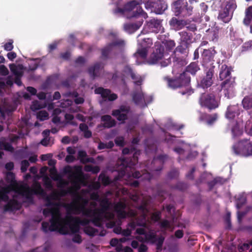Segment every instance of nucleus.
<instances>
[{
    "label": "nucleus",
    "mask_w": 252,
    "mask_h": 252,
    "mask_svg": "<svg viewBox=\"0 0 252 252\" xmlns=\"http://www.w3.org/2000/svg\"><path fill=\"white\" fill-rule=\"evenodd\" d=\"M180 39L182 44L188 48L191 43H192V34L186 31H182L179 32Z\"/></svg>",
    "instance_id": "412c9836"
},
{
    "label": "nucleus",
    "mask_w": 252,
    "mask_h": 252,
    "mask_svg": "<svg viewBox=\"0 0 252 252\" xmlns=\"http://www.w3.org/2000/svg\"><path fill=\"white\" fill-rule=\"evenodd\" d=\"M79 199L82 200L83 204H81L77 201H75L69 204H64V206L66 209L67 214L79 215L82 213L85 216L91 217L93 209L85 207L86 205L88 203V201L81 197H79Z\"/></svg>",
    "instance_id": "20e7f679"
},
{
    "label": "nucleus",
    "mask_w": 252,
    "mask_h": 252,
    "mask_svg": "<svg viewBox=\"0 0 252 252\" xmlns=\"http://www.w3.org/2000/svg\"><path fill=\"white\" fill-rule=\"evenodd\" d=\"M5 181L10 185H13L18 187V184L15 180V175L13 172H9L6 173Z\"/></svg>",
    "instance_id": "c9c22d12"
},
{
    "label": "nucleus",
    "mask_w": 252,
    "mask_h": 252,
    "mask_svg": "<svg viewBox=\"0 0 252 252\" xmlns=\"http://www.w3.org/2000/svg\"><path fill=\"white\" fill-rule=\"evenodd\" d=\"M198 3V0H177L173 2V9L175 15L186 17L192 14L193 9Z\"/></svg>",
    "instance_id": "f03ea898"
},
{
    "label": "nucleus",
    "mask_w": 252,
    "mask_h": 252,
    "mask_svg": "<svg viewBox=\"0 0 252 252\" xmlns=\"http://www.w3.org/2000/svg\"><path fill=\"white\" fill-rule=\"evenodd\" d=\"M112 48L108 44L106 46L101 49V58L106 60L109 58V56L112 51Z\"/></svg>",
    "instance_id": "ea45409f"
},
{
    "label": "nucleus",
    "mask_w": 252,
    "mask_h": 252,
    "mask_svg": "<svg viewBox=\"0 0 252 252\" xmlns=\"http://www.w3.org/2000/svg\"><path fill=\"white\" fill-rule=\"evenodd\" d=\"M109 45L112 49L113 47L115 46H118L121 48H123L125 45V42L123 39H117L109 43Z\"/></svg>",
    "instance_id": "8fccbe9b"
},
{
    "label": "nucleus",
    "mask_w": 252,
    "mask_h": 252,
    "mask_svg": "<svg viewBox=\"0 0 252 252\" xmlns=\"http://www.w3.org/2000/svg\"><path fill=\"white\" fill-rule=\"evenodd\" d=\"M132 11H133L132 14L131 16L132 17H136L140 15L144 18L147 16L146 13L143 11L142 7L135 0L127 2L123 8H117L115 10V13L124 14L126 12H130Z\"/></svg>",
    "instance_id": "1a4fd4ad"
},
{
    "label": "nucleus",
    "mask_w": 252,
    "mask_h": 252,
    "mask_svg": "<svg viewBox=\"0 0 252 252\" xmlns=\"http://www.w3.org/2000/svg\"><path fill=\"white\" fill-rule=\"evenodd\" d=\"M243 107L249 110L252 108V94L249 96H246L242 102Z\"/></svg>",
    "instance_id": "f704fd0d"
},
{
    "label": "nucleus",
    "mask_w": 252,
    "mask_h": 252,
    "mask_svg": "<svg viewBox=\"0 0 252 252\" xmlns=\"http://www.w3.org/2000/svg\"><path fill=\"white\" fill-rule=\"evenodd\" d=\"M179 171L177 169H173L168 173V177L170 179H175L178 177Z\"/></svg>",
    "instance_id": "052dcab7"
},
{
    "label": "nucleus",
    "mask_w": 252,
    "mask_h": 252,
    "mask_svg": "<svg viewBox=\"0 0 252 252\" xmlns=\"http://www.w3.org/2000/svg\"><path fill=\"white\" fill-rule=\"evenodd\" d=\"M21 207V204L17 200L12 199L8 200L7 203L4 206V211H13L19 210Z\"/></svg>",
    "instance_id": "4be33fe9"
},
{
    "label": "nucleus",
    "mask_w": 252,
    "mask_h": 252,
    "mask_svg": "<svg viewBox=\"0 0 252 252\" xmlns=\"http://www.w3.org/2000/svg\"><path fill=\"white\" fill-rule=\"evenodd\" d=\"M101 67V63H97L94 66L89 68L88 72L93 79H94L95 77L98 75Z\"/></svg>",
    "instance_id": "c756f323"
},
{
    "label": "nucleus",
    "mask_w": 252,
    "mask_h": 252,
    "mask_svg": "<svg viewBox=\"0 0 252 252\" xmlns=\"http://www.w3.org/2000/svg\"><path fill=\"white\" fill-rule=\"evenodd\" d=\"M182 87H188L190 82V77L186 72L183 71L177 77Z\"/></svg>",
    "instance_id": "cd10ccee"
},
{
    "label": "nucleus",
    "mask_w": 252,
    "mask_h": 252,
    "mask_svg": "<svg viewBox=\"0 0 252 252\" xmlns=\"http://www.w3.org/2000/svg\"><path fill=\"white\" fill-rule=\"evenodd\" d=\"M116 145L119 147H124L125 145L124 139L123 137H117L115 139Z\"/></svg>",
    "instance_id": "338daca9"
},
{
    "label": "nucleus",
    "mask_w": 252,
    "mask_h": 252,
    "mask_svg": "<svg viewBox=\"0 0 252 252\" xmlns=\"http://www.w3.org/2000/svg\"><path fill=\"white\" fill-rule=\"evenodd\" d=\"M164 46L159 43H156L153 53L149 57L148 62L150 64H155L161 60L164 56Z\"/></svg>",
    "instance_id": "2eb2a0df"
},
{
    "label": "nucleus",
    "mask_w": 252,
    "mask_h": 252,
    "mask_svg": "<svg viewBox=\"0 0 252 252\" xmlns=\"http://www.w3.org/2000/svg\"><path fill=\"white\" fill-rule=\"evenodd\" d=\"M94 92L96 94H99L104 99H108L109 101H114L116 100L118 96L116 94H111V91L109 89H104L102 87H98L95 89Z\"/></svg>",
    "instance_id": "a211bd4d"
},
{
    "label": "nucleus",
    "mask_w": 252,
    "mask_h": 252,
    "mask_svg": "<svg viewBox=\"0 0 252 252\" xmlns=\"http://www.w3.org/2000/svg\"><path fill=\"white\" fill-rule=\"evenodd\" d=\"M199 103L201 107L209 110H214L219 107L220 101L213 93H203L200 96Z\"/></svg>",
    "instance_id": "9b49d317"
},
{
    "label": "nucleus",
    "mask_w": 252,
    "mask_h": 252,
    "mask_svg": "<svg viewBox=\"0 0 252 252\" xmlns=\"http://www.w3.org/2000/svg\"><path fill=\"white\" fill-rule=\"evenodd\" d=\"M219 38V30L215 29L210 32L207 35V38L211 41L216 42L218 41Z\"/></svg>",
    "instance_id": "72a5a7b5"
},
{
    "label": "nucleus",
    "mask_w": 252,
    "mask_h": 252,
    "mask_svg": "<svg viewBox=\"0 0 252 252\" xmlns=\"http://www.w3.org/2000/svg\"><path fill=\"white\" fill-rule=\"evenodd\" d=\"M222 5L224 6L223 8L226 9L233 13L237 7L236 0H224Z\"/></svg>",
    "instance_id": "2f4dec72"
},
{
    "label": "nucleus",
    "mask_w": 252,
    "mask_h": 252,
    "mask_svg": "<svg viewBox=\"0 0 252 252\" xmlns=\"http://www.w3.org/2000/svg\"><path fill=\"white\" fill-rule=\"evenodd\" d=\"M52 178L53 180L56 181H60V183L61 185H64L66 183L63 180L62 176L56 173L54 175L52 176Z\"/></svg>",
    "instance_id": "e2e57ef3"
},
{
    "label": "nucleus",
    "mask_w": 252,
    "mask_h": 252,
    "mask_svg": "<svg viewBox=\"0 0 252 252\" xmlns=\"http://www.w3.org/2000/svg\"><path fill=\"white\" fill-rule=\"evenodd\" d=\"M10 71L15 75H18L23 73L22 70H19L17 66L14 63H10L9 65Z\"/></svg>",
    "instance_id": "603ef678"
},
{
    "label": "nucleus",
    "mask_w": 252,
    "mask_h": 252,
    "mask_svg": "<svg viewBox=\"0 0 252 252\" xmlns=\"http://www.w3.org/2000/svg\"><path fill=\"white\" fill-rule=\"evenodd\" d=\"M217 53L214 47L208 49H204L201 54L202 65L204 68L215 66L214 65V57Z\"/></svg>",
    "instance_id": "4468645a"
},
{
    "label": "nucleus",
    "mask_w": 252,
    "mask_h": 252,
    "mask_svg": "<svg viewBox=\"0 0 252 252\" xmlns=\"http://www.w3.org/2000/svg\"><path fill=\"white\" fill-rule=\"evenodd\" d=\"M44 185L47 189H51L53 187L51 180L47 176H45L43 179Z\"/></svg>",
    "instance_id": "0e129e2a"
},
{
    "label": "nucleus",
    "mask_w": 252,
    "mask_h": 252,
    "mask_svg": "<svg viewBox=\"0 0 252 252\" xmlns=\"http://www.w3.org/2000/svg\"><path fill=\"white\" fill-rule=\"evenodd\" d=\"M104 212L100 209H94L93 210L91 218H101Z\"/></svg>",
    "instance_id": "13d9d810"
},
{
    "label": "nucleus",
    "mask_w": 252,
    "mask_h": 252,
    "mask_svg": "<svg viewBox=\"0 0 252 252\" xmlns=\"http://www.w3.org/2000/svg\"><path fill=\"white\" fill-rule=\"evenodd\" d=\"M18 186H14L13 185H9L4 188H3L1 190L5 194L8 195V194L11 191H13L15 189L17 188Z\"/></svg>",
    "instance_id": "5fc2aeb1"
},
{
    "label": "nucleus",
    "mask_w": 252,
    "mask_h": 252,
    "mask_svg": "<svg viewBox=\"0 0 252 252\" xmlns=\"http://www.w3.org/2000/svg\"><path fill=\"white\" fill-rule=\"evenodd\" d=\"M122 153L124 155H132V157L124 158L122 161V164L125 167L123 170L125 174L127 171V168L131 169L138 162V156L140 155V151L135 148H125Z\"/></svg>",
    "instance_id": "0eeeda50"
},
{
    "label": "nucleus",
    "mask_w": 252,
    "mask_h": 252,
    "mask_svg": "<svg viewBox=\"0 0 252 252\" xmlns=\"http://www.w3.org/2000/svg\"><path fill=\"white\" fill-rule=\"evenodd\" d=\"M222 179L220 177H217L214 178L213 180L209 181L208 182V186L209 187V190H212L213 188L217 184H222Z\"/></svg>",
    "instance_id": "49530a36"
},
{
    "label": "nucleus",
    "mask_w": 252,
    "mask_h": 252,
    "mask_svg": "<svg viewBox=\"0 0 252 252\" xmlns=\"http://www.w3.org/2000/svg\"><path fill=\"white\" fill-rule=\"evenodd\" d=\"M34 194H43L44 191L42 188L40 184L38 182H35L32 186V189H31Z\"/></svg>",
    "instance_id": "4c0bfd02"
},
{
    "label": "nucleus",
    "mask_w": 252,
    "mask_h": 252,
    "mask_svg": "<svg viewBox=\"0 0 252 252\" xmlns=\"http://www.w3.org/2000/svg\"><path fill=\"white\" fill-rule=\"evenodd\" d=\"M133 101L136 104H142L144 101V94L141 93H135L132 96Z\"/></svg>",
    "instance_id": "a19ab883"
},
{
    "label": "nucleus",
    "mask_w": 252,
    "mask_h": 252,
    "mask_svg": "<svg viewBox=\"0 0 252 252\" xmlns=\"http://www.w3.org/2000/svg\"><path fill=\"white\" fill-rule=\"evenodd\" d=\"M188 185L183 182H179L175 186V189L180 191L185 190L188 188Z\"/></svg>",
    "instance_id": "bf43d9fd"
},
{
    "label": "nucleus",
    "mask_w": 252,
    "mask_h": 252,
    "mask_svg": "<svg viewBox=\"0 0 252 252\" xmlns=\"http://www.w3.org/2000/svg\"><path fill=\"white\" fill-rule=\"evenodd\" d=\"M91 221L95 226L101 227L103 226V224H102V217L101 218H93L91 220Z\"/></svg>",
    "instance_id": "4d7b16f0"
},
{
    "label": "nucleus",
    "mask_w": 252,
    "mask_h": 252,
    "mask_svg": "<svg viewBox=\"0 0 252 252\" xmlns=\"http://www.w3.org/2000/svg\"><path fill=\"white\" fill-rule=\"evenodd\" d=\"M233 13L227 10L226 9L222 8L219 13L218 18L223 22L228 23L232 18Z\"/></svg>",
    "instance_id": "393cba45"
},
{
    "label": "nucleus",
    "mask_w": 252,
    "mask_h": 252,
    "mask_svg": "<svg viewBox=\"0 0 252 252\" xmlns=\"http://www.w3.org/2000/svg\"><path fill=\"white\" fill-rule=\"evenodd\" d=\"M145 7L147 10L150 9L157 14H162L167 8L165 2L162 0H148L145 3Z\"/></svg>",
    "instance_id": "ddd939ff"
},
{
    "label": "nucleus",
    "mask_w": 252,
    "mask_h": 252,
    "mask_svg": "<svg viewBox=\"0 0 252 252\" xmlns=\"http://www.w3.org/2000/svg\"><path fill=\"white\" fill-rule=\"evenodd\" d=\"M74 170L69 165L63 168V172L68 174V179L71 181V184L76 190H79L81 188V184L83 182L84 174L80 166H74Z\"/></svg>",
    "instance_id": "7ed1b4c3"
},
{
    "label": "nucleus",
    "mask_w": 252,
    "mask_h": 252,
    "mask_svg": "<svg viewBox=\"0 0 252 252\" xmlns=\"http://www.w3.org/2000/svg\"><path fill=\"white\" fill-rule=\"evenodd\" d=\"M100 202V206L101 207L100 210L104 213L109 209V202L108 199L107 198H104L103 199H100L99 201Z\"/></svg>",
    "instance_id": "a18cd8bd"
},
{
    "label": "nucleus",
    "mask_w": 252,
    "mask_h": 252,
    "mask_svg": "<svg viewBox=\"0 0 252 252\" xmlns=\"http://www.w3.org/2000/svg\"><path fill=\"white\" fill-rule=\"evenodd\" d=\"M240 113L239 106L238 105H230L227 108L225 116L228 119L233 120L235 117L238 116Z\"/></svg>",
    "instance_id": "aec40b11"
},
{
    "label": "nucleus",
    "mask_w": 252,
    "mask_h": 252,
    "mask_svg": "<svg viewBox=\"0 0 252 252\" xmlns=\"http://www.w3.org/2000/svg\"><path fill=\"white\" fill-rule=\"evenodd\" d=\"M49 249V247L45 246L44 247H39L36 249H33L29 252H48Z\"/></svg>",
    "instance_id": "774afa93"
},
{
    "label": "nucleus",
    "mask_w": 252,
    "mask_h": 252,
    "mask_svg": "<svg viewBox=\"0 0 252 252\" xmlns=\"http://www.w3.org/2000/svg\"><path fill=\"white\" fill-rule=\"evenodd\" d=\"M148 51V49L140 46V48L137 49V52L134 55L137 54L141 58L145 59L147 56Z\"/></svg>",
    "instance_id": "3c124183"
},
{
    "label": "nucleus",
    "mask_w": 252,
    "mask_h": 252,
    "mask_svg": "<svg viewBox=\"0 0 252 252\" xmlns=\"http://www.w3.org/2000/svg\"><path fill=\"white\" fill-rule=\"evenodd\" d=\"M132 177L135 179H139L140 180L150 181L152 178V175L147 171L141 173L139 171H134L132 173Z\"/></svg>",
    "instance_id": "bb28decb"
},
{
    "label": "nucleus",
    "mask_w": 252,
    "mask_h": 252,
    "mask_svg": "<svg viewBox=\"0 0 252 252\" xmlns=\"http://www.w3.org/2000/svg\"><path fill=\"white\" fill-rule=\"evenodd\" d=\"M232 150L236 156L246 157L252 156V141L241 139L232 146Z\"/></svg>",
    "instance_id": "423d86ee"
},
{
    "label": "nucleus",
    "mask_w": 252,
    "mask_h": 252,
    "mask_svg": "<svg viewBox=\"0 0 252 252\" xmlns=\"http://www.w3.org/2000/svg\"><path fill=\"white\" fill-rule=\"evenodd\" d=\"M218 115L217 113L209 114L207 113L202 114L199 118L201 121H205L208 125L211 126L217 120Z\"/></svg>",
    "instance_id": "5701e85b"
},
{
    "label": "nucleus",
    "mask_w": 252,
    "mask_h": 252,
    "mask_svg": "<svg viewBox=\"0 0 252 252\" xmlns=\"http://www.w3.org/2000/svg\"><path fill=\"white\" fill-rule=\"evenodd\" d=\"M163 79L167 82L168 86L171 89H176L182 87L177 77L175 78H171L166 76L163 78Z\"/></svg>",
    "instance_id": "c85d7f7f"
},
{
    "label": "nucleus",
    "mask_w": 252,
    "mask_h": 252,
    "mask_svg": "<svg viewBox=\"0 0 252 252\" xmlns=\"http://www.w3.org/2000/svg\"><path fill=\"white\" fill-rule=\"evenodd\" d=\"M252 21V5L248 7L245 11V16L243 19V24L248 26Z\"/></svg>",
    "instance_id": "473e14b6"
},
{
    "label": "nucleus",
    "mask_w": 252,
    "mask_h": 252,
    "mask_svg": "<svg viewBox=\"0 0 252 252\" xmlns=\"http://www.w3.org/2000/svg\"><path fill=\"white\" fill-rule=\"evenodd\" d=\"M135 233L139 235H144L145 240L147 242H149L150 244H156V249L158 251H161L162 250L165 240L164 236L160 235L157 237V235L155 232L152 231L147 232L146 230L143 228H137Z\"/></svg>",
    "instance_id": "6e6552de"
},
{
    "label": "nucleus",
    "mask_w": 252,
    "mask_h": 252,
    "mask_svg": "<svg viewBox=\"0 0 252 252\" xmlns=\"http://www.w3.org/2000/svg\"><path fill=\"white\" fill-rule=\"evenodd\" d=\"M45 200L46 201L45 206L46 207H57L60 208L61 206L60 202H53V200L50 198L49 195H47Z\"/></svg>",
    "instance_id": "58836bf2"
},
{
    "label": "nucleus",
    "mask_w": 252,
    "mask_h": 252,
    "mask_svg": "<svg viewBox=\"0 0 252 252\" xmlns=\"http://www.w3.org/2000/svg\"><path fill=\"white\" fill-rule=\"evenodd\" d=\"M139 26L135 23H127L124 25V30L128 32H132L137 30Z\"/></svg>",
    "instance_id": "e433bc0d"
},
{
    "label": "nucleus",
    "mask_w": 252,
    "mask_h": 252,
    "mask_svg": "<svg viewBox=\"0 0 252 252\" xmlns=\"http://www.w3.org/2000/svg\"><path fill=\"white\" fill-rule=\"evenodd\" d=\"M161 21V20L152 19L148 22V26L152 31L158 32L162 27Z\"/></svg>",
    "instance_id": "a878e982"
},
{
    "label": "nucleus",
    "mask_w": 252,
    "mask_h": 252,
    "mask_svg": "<svg viewBox=\"0 0 252 252\" xmlns=\"http://www.w3.org/2000/svg\"><path fill=\"white\" fill-rule=\"evenodd\" d=\"M43 214L45 217H48L51 215V218L50 219L51 223L47 221H43L42 222V230L45 233H47L49 231L54 232L56 231L57 225L61 223L62 215L60 208L57 207H51L50 208H45L43 210Z\"/></svg>",
    "instance_id": "f257e3e1"
},
{
    "label": "nucleus",
    "mask_w": 252,
    "mask_h": 252,
    "mask_svg": "<svg viewBox=\"0 0 252 252\" xmlns=\"http://www.w3.org/2000/svg\"><path fill=\"white\" fill-rule=\"evenodd\" d=\"M49 117L48 113L45 110L40 111L37 114V118L40 121H44Z\"/></svg>",
    "instance_id": "864d4df0"
},
{
    "label": "nucleus",
    "mask_w": 252,
    "mask_h": 252,
    "mask_svg": "<svg viewBox=\"0 0 252 252\" xmlns=\"http://www.w3.org/2000/svg\"><path fill=\"white\" fill-rule=\"evenodd\" d=\"M168 158V156L165 154H161L158 155L155 157L152 161V165H153V171H159L162 170L164 162Z\"/></svg>",
    "instance_id": "f3484780"
},
{
    "label": "nucleus",
    "mask_w": 252,
    "mask_h": 252,
    "mask_svg": "<svg viewBox=\"0 0 252 252\" xmlns=\"http://www.w3.org/2000/svg\"><path fill=\"white\" fill-rule=\"evenodd\" d=\"M21 171L22 173H25L27 170L28 167L30 165V163L27 160H23L21 163Z\"/></svg>",
    "instance_id": "680f3d73"
},
{
    "label": "nucleus",
    "mask_w": 252,
    "mask_h": 252,
    "mask_svg": "<svg viewBox=\"0 0 252 252\" xmlns=\"http://www.w3.org/2000/svg\"><path fill=\"white\" fill-rule=\"evenodd\" d=\"M170 27L176 31H179L184 28L187 24V21L183 19H178L172 17L169 22Z\"/></svg>",
    "instance_id": "6ab92c4d"
},
{
    "label": "nucleus",
    "mask_w": 252,
    "mask_h": 252,
    "mask_svg": "<svg viewBox=\"0 0 252 252\" xmlns=\"http://www.w3.org/2000/svg\"><path fill=\"white\" fill-rule=\"evenodd\" d=\"M164 46L165 47L167 50H171L175 46V43L174 40H169L163 42Z\"/></svg>",
    "instance_id": "6e6d98bb"
},
{
    "label": "nucleus",
    "mask_w": 252,
    "mask_h": 252,
    "mask_svg": "<svg viewBox=\"0 0 252 252\" xmlns=\"http://www.w3.org/2000/svg\"><path fill=\"white\" fill-rule=\"evenodd\" d=\"M153 44L152 39L150 38H144L140 43L141 47L149 49Z\"/></svg>",
    "instance_id": "09e8293b"
},
{
    "label": "nucleus",
    "mask_w": 252,
    "mask_h": 252,
    "mask_svg": "<svg viewBox=\"0 0 252 252\" xmlns=\"http://www.w3.org/2000/svg\"><path fill=\"white\" fill-rule=\"evenodd\" d=\"M13 43V40L10 39L8 42L5 43L3 46L4 50L7 51H11L14 48Z\"/></svg>",
    "instance_id": "69168bd1"
},
{
    "label": "nucleus",
    "mask_w": 252,
    "mask_h": 252,
    "mask_svg": "<svg viewBox=\"0 0 252 252\" xmlns=\"http://www.w3.org/2000/svg\"><path fill=\"white\" fill-rule=\"evenodd\" d=\"M84 231L86 234L92 237L95 236L98 232L97 229L90 226H87L85 227Z\"/></svg>",
    "instance_id": "c03bdc74"
},
{
    "label": "nucleus",
    "mask_w": 252,
    "mask_h": 252,
    "mask_svg": "<svg viewBox=\"0 0 252 252\" xmlns=\"http://www.w3.org/2000/svg\"><path fill=\"white\" fill-rule=\"evenodd\" d=\"M33 192L31 190V189L29 187H27L24 190L22 194L25 196L27 199H28L30 202L33 201V197L32 195L33 194Z\"/></svg>",
    "instance_id": "de8ad7c7"
},
{
    "label": "nucleus",
    "mask_w": 252,
    "mask_h": 252,
    "mask_svg": "<svg viewBox=\"0 0 252 252\" xmlns=\"http://www.w3.org/2000/svg\"><path fill=\"white\" fill-rule=\"evenodd\" d=\"M98 180L101 182L102 184L104 186H107L112 183L110 178L102 172L99 174L98 177Z\"/></svg>",
    "instance_id": "79ce46f5"
},
{
    "label": "nucleus",
    "mask_w": 252,
    "mask_h": 252,
    "mask_svg": "<svg viewBox=\"0 0 252 252\" xmlns=\"http://www.w3.org/2000/svg\"><path fill=\"white\" fill-rule=\"evenodd\" d=\"M199 70H200V67L198 63L192 62L186 67L184 71L186 72L188 74L189 73L192 75H195Z\"/></svg>",
    "instance_id": "7c9ffc66"
},
{
    "label": "nucleus",
    "mask_w": 252,
    "mask_h": 252,
    "mask_svg": "<svg viewBox=\"0 0 252 252\" xmlns=\"http://www.w3.org/2000/svg\"><path fill=\"white\" fill-rule=\"evenodd\" d=\"M232 68L225 64H222L220 68L219 77L220 80H225L221 84V89L228 90L233 88L234 81L232 80L231 73Z\"/></svg>",
    "instance_id": "9d476101"
},
{
    "label": "nucleus",
    "mask_w": 252,
    "mask_h": 252,
    "mask_svg": "<svg viewBox=\"0 0 252 252\" xmlns=\"http://www.w3.org/2000/svg\"><path fill=\"white\" fill-rule=\"evenodd\" d=\"M101 121L103 122L102 126L105 128H109L115 126L116 125V121L109 115L102 116Z\"/></svg>",
    "instance_id": "b1692460"
},
{
    "label": "nucleus",
    "mask_w": 252,
    "mask_h": 252,
    "mask_svg": "<svg viewBox=\"0 0 252 252\" xmlns=\"http://www.w3.org/2000/svg\"><path fill=\"white\" fill-rule=\"evenodd\" d=\"M130 111L129 106L122 105L118 109L113 110L112 115L116 118L117 120L124 122L128 119V114Z\"/></svg>",
    "instance_id": "dca6fc26"
},
{
    "label": "nucleus",
    "mask_w": 252,
    "mask_h": 252,
    "mask_svg": "<svg viewBox=\"0 0 252 252\" xmlns=\"http://www.w3.org/2000/svg\"><path fill=\"white\" fill-rule=\"evenodd\" d=\"M247 198L244 194H240L236 199V206L238 209H240L246 203Z\"/></svg>",
    "instance_id": "37998d69"
},
{
    "label": "nucleus",
    "mask_w": 252,
    "mask_h": 252,
    "mask_svg": "<svg viewBox=\"0 0 252 252\" xmlns=\"http://www.w3.org/2000/svg\"><path fill=\"white\" fill-rule=\"evenodd\" d=\"M79 220L78 219L71 216H67L65 219L62 217L61 223L57 225L56 231L59 232L61 234H67L68 230L67 226H68L72 233H76L79 230V227L78 224Z\"/></svg>",
    "instance_id": "39448f33"
},
{
    "label": "nucleus",
    "mask_w": 252,
    "mask_h": 252,
    "mask_svg": "<svg viewBox=\"0 0 252 252\" xmlns=\"http://www.w3.org/2000/svg\"><path fill=\"white\" fill-rule=\"evenodd\" d=\"M215 69V66L204 68L205 75L201 77L199 83V85L201 88L207 89L212 85L214 82Z\"/></svg>",
    "instance_id": "f8f14e48"
}]
</instances>
